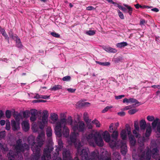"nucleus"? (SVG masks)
<instances>
[{
	"label": "nucleus",
	"instance_id": "f257e3e1",
	"mask_svg": "<svg viewBox=\"0 0 160 160\" xmlns=\"http://www.w3.org/2000/svg\"><path fill=\"white\" fill-rule=\"evenodd\" d=\"M75 147L77 149V153L81 157L82 160H99L98 153L95 151L92 152L91 157L89 158L88 148L82 149V145L80 142L75 144Z\"/></svg>",
	"mask_w": 160,
	"mask_h": 160
},
{
	"label": "nucleus",
	"instance_id": "f03ea898",
	"mask_svg": "<svg viewBox=\"0 0 160 160\" xmlns=\"http://www.w3.org/2000/svg\"><path fill=\"white\" fill-rule=\"evenodd\" d=\"M86 138L89 145L94 147L95 143L99 147H102L104 142L100 133L96 132L94 133H91L86 136Z\"/></svg>",
	"mask_w": 160,
	"mask_h": 160
},
{
	"label": "nucleus",
	"instance_id": "7ed1b4c3",
	"mask_svg": "<svg viewBox=\"0 0 160 160\" xmlns=\"http://www.w3.org/2000/svg\"><path fill=\"white\" fill-rule=\"evenodd\" d=\"M44 135L43 132L40 133L37 138V143L35 142V137L32 135L30 136L28 138V141L29 144L31 145V148L32 146L35 148H41L43 144L44 140L42 138Z\"/></svg>",
	"mask_w": 160,
	"mask_h": 160
},
{
	"label": "nucleus",
	"instance_id": "20e7f679",
	"mask_svg": "<svg viewBox=\"0 0 160 160\" xmlns=\"http://www.w3.org/2000/svg\"><path fill=\"white\" fill-rule=\"evenodd\" d=\"M66 119L63 118L61 119L59 121L57 122L54 130L56 135L58 137H61L62 136V125L65 124Z\"/></svg>",
	"mask_w": 160,
	"mask_h": 160
},
{
	"label": "nucleus",
	"instance_id": "39448f33",
	"mask_svg": "<svg viewBox=\"0 0 160 160\" xmlns=\"http://www.w3.org/2000/svg\"><path fill=\"white\" fill-rule=\"evenodd\" d=\"M53 149V148L48 146L44 148L43 154L41 157V160H50L51 159V152Z\"/></svg>",
	"mask_w": 160,
	"mask_h": 160
},
{
	"label": "nucleus",
	"instance_id": "423d86ee",
	"mask_svg": "<svg viewBox=\"0 0 160 160\" xmlns=\"http://www.w3.org/2000/svg\"><path fill=\"white\" fill-rule=\"evenodd\" d=\"M85 128V124L82 121L74 122V124L72 125V129L74 132L78 130L79 132L83 131Z\"/></svg>",
	"mask_w": 160,
	"mask_h": 160
},
{
	"label": "nucleus",
	"instance_id": "0eeeda50",
	"mask_svg": "<svg viewBox=\"0 0 160 160\" xmlns=\"http://www.w3.org/2000/svg\"><path fill=\"white\" fill-rule=\"evenodd\" d=\"M63 160H79L78 158L76 157L74 159H72L70 151L66 148L63 149Z\"/></svg>",
	"mask_w": 160,
	"mask_h": 160
},
{
	"label": "nucleus",
	"instance_id": "6e6552de",
	"mask_svg": "<svg viewBox=\"0 0 160 160\" xmlns=\"http://www.w3.org/2000/svg\"><path fill=\"white\" fill-rule=\"evenodd\" d=\"M40 148H35L32 146V150L33 152V154L32 156V160H39L40 156Z\"/></svg>",
	"mask_w": 160,
	"mask_h": 160
},
{
	"label": "nucleus",
	"instance_id": "1a4fd4ad",
	"mask_svg": "<svg viewBox=\"0 0 160 160\" xmlns=\"http://www.w3.org/2000/svg\"><path fill=\"white\" fill-rule=\"evenodd\" d=\"M15 149L18 152H24L26 150H29V147L28 144L24 143L20 145L18 144L16 146Z\"/></svg>",
	"mask_w": 160,
	"mask_h": 160
},
{
	"label": "nucleus",
	"instance_id": "9d476101",
	"mask_svg": "<svg viewBox=\"0 0 160 160\" xmlns=\"http://www.w3.org/2000/svg\"><path fill=\"white\" fill-rule=\"evenodd\" d=\"M139 160H150V153L148 150L146 152L144 151L140 153L139 155Z\"/></svg>",
	"mask_w": 160,
	"mask_h": 160
},
{
	"label": "nucleus",
	"instance_id": "9b49d317",
	"mask_svg": "<svg viewBox=\"0 0 160 160\" xmlns=\"http://www.w3.org/2000/svg\"><path fill=\"white\" fill-rule=\"evenodd\" d=\"M123 5L125 7L127 8V9L128 10V12L129 13L130 15H131L133 11L132 8L130 6H129L125 4H123ZM117 7L119 9H120L122 10L123 12H127V9L126 8L123 7L122 6L120 5L119 4L118 5Z\"/></svg>",
	"mask_w": 160,
	"mask_h": 160
},
{
	"label": "nucleus",
	"instance_id": "f8f14e48",
	"mask_svg": "<svg viewBox=\"0 0 160 160\" xmlns=\"http://www.w3.org/2000/svg\"><path fill=\"white\" fill-rule=\"evenodd\" d=\"M113 124V123H112L110 125L109 131L110 132H112L111 135L112 138L116 140L117 139L118 136V131L113 129V128H112Z\"/></svg>",
	"mask_w": 160,
	"mask_h": 160
},
{
	"label": "nucleus",
	"instance_id": "ddd939ff",
	"mask_svg": "<svg viewBox=\"0 0 160 160\" xmlns=\"http://www.w3.org/2000/svg\"><path fill=\"white\" fill-rule=\"evenodd\" d=\"M150 153V155L151 153L152 154V157L153 158L156 159L159 157V150L157 148H153L152 150L150 151L148 150Z\"/></svg>",
	"mask_w": 160,
	"mask_h": 160
},
{
	"label": "nucleus",
	"instance_id": "4468645a",
	"mask_svg": "<svg viewBox=\"0 0 160 160\" xmlns=\"http://www.w3.org/2000/svg\"><path fill=\"white\" fill-rule=\"evenodd\" d=\"M78 134V133L77 132H75L74 131V132H72V133H71V135L70 136V141L73 143H75V144L76 143H78V142H76V137L77 136ZM75 147H76L75 146ZM76 148V147H75Z\"/></svg>",
	"mask_w": 160,
	"mask_h": 160
},
{
	"label": "nucleus",
	"instance_id": "2eb2a0df",
	"mask_svg": "<svg viewBox=\"0 0 160 160\" xmlns=\"http://www.w3.org/2000/svg\"><path fill=\"white\" fill-rule=\"evenodd\" d=\"M102 136L103 139L106 142H109L110 141V135L107 131H106L103 132Z\"/></svg>",
	"mask_w": 160,
	"mask_h": 160
},
{
	"label": "nucleus",
	"instance_id": "dca6fc26",
	"mask_svg": "<svg viewBox=\"0 0 160 160\" xmlns=\"http://www.w3.org/2000/svg\"><path fill=\"white\" fill-rule=\"evenodd\" d=\"M11 126L12 129L15 131L19 128V122H16L14 120H13L11 121Z\"/></svg>",
	"mask_w": 160,
	"mask_h": 160
},
{
	"label": "nucleus",
	"instance_id": "f3484780",
	"mask_svg": "<svg viewBox=\"0 0 160 160\" xmlns=\"http://www.w3.org/2000/svg\"><path fill=\"white\" fill-rule=\"evenodd\" d=\"M48 112L47 110H44L42 112V121L43 123H47L48 122Z\"/></svg>",
	"mask_w": 160,
	"mask_h": 160
},
{
	"label": "nucleus",
	"instance_id": "a211bd4d",
	"mask_svg": "<svg viewBox=\"0 0 160 160\" xmlns=\"http://www.w3.org/2000/svg\"><path fill=\"white\" fill-rule=\"evenodd\" d=\"M127 150L126 144L125 142H121V153L125 155L126 154Z\"/></svg>",
	"mask_w": 160,
	"mask_h": 160
},
{
	"label": "nucleus",
	"instance_id": "6ab92c4d",
	"mask_svg": "<svg viewBox=\"0 0 160 160\" xmlns=\"http://www.w3.org/2000/svg\"><path fill=\"white\" fill-rule=\"evenodd\" d=\"M22 125L25 131L27 132L28 131L29 128V124L28 121H23L22 123Z\"/></svg>",
	"mask_w": 160,
	"mask_h": 160
},
{
	"label": "nucleus",
	"instance_id": "aec40b11",
	"mask_svg": "<svg viewBox=\"0 0 160 160\" xmlns=\"http://www.w3.org/2000/svg\"><path fill=\"white\" fill-rule=\"evenodd\" d=\"M7 155L9 160H15V157H17L16 155L12 151H10Z\"/></svg>",
	"mask_w": 160,
	"mask_h": 160
},
{
	"label": "nucleus",
	"instance_id": "412c9836",
	"mask_svg": "<svg viewBox=\"0 0 160 160\" xmlns=\"http://www.w3.org/2000/svg\"><path fill=\"white\" fill-rule=\"evenodd\" d=\"M62 133L63 136L66 138L68 137L69 135V130L68 128L65 126L63 128Z\"/></svg>",
	"mask_w": 160,
	"mask_h": 160
},
{
	"label": "nucleus",
	"instance_id": "4be33fe9",
	"mask_svg": "<svg viewBox=\"0 0 160 160\" xmlns=\"http://www.w3.org/2000/svg\"><path fill=\"white\" fill-rule=\"evenodd\" d=\"M146 126V123L144 119H142L140 121V127L141 130H144Z\"/></svg>",
	"mask_w": 160,
	"mask_h": 160
},
{
	"label": "nucleus",
	"instance_id": "5701e85b",
	"mask_svg": "<svg viewBox=\"0 0 160 160\" xmlns=\"http://www.w3.org/2000/svg\"><path fill=\"white\" fill-rule=\"evenodd\" d=\"M103 48L106 51L109 52L115 53L117 52L116 49L110 47H104Z\"/></svg>",
	"mask_w": 160,
	"mask_h": 160
},
{
	"label": "nucleus",
	"instance_id": "b1692460",
	"mask_svg": "<svg viewBox=\"0 0 160 160\" xmlns=\"http://www.w3.org/2000/svg\"><path fill=\"white\" fill-rule=\"evenodd\" d=\"M129 140L131 145L132 147L134 146L136 143V140L134 137L132 135H130L129 137Z\"/></svg>",
	"mask_w": 160,
	"mask_h": 160
},
{
	"label": "nucleus",
	"instance_id": "393cba45",
	"mask_svg": "<svg viewBox=\"0 0 160 160\" xmlns=\"http://www.w3.org/2000/svg\"><path fill=\"white\" fill-rule=\"evenodd\" d=\"M58 145L59 147L56 149V152H57L56 154H59V151L61 150V149L63 147V143L62 141L61 140H59L58 142Z\"/></svg>",
	"mask_w": 160,
	"mask_h": 160
},
{
	"label": "nucleus",
	"instance_id": "a878e982",
	"mask_svg": "<svg viewBox=\"0 0 160 160\" xmlns=\"http://www.w3.org/2000/svg\"><path fill=\"white\" fill-rule=\"evenodd\" d=\"M13 116L16 122H19L20 120L22 119V116L20 113L17 114H14Z\"/></svg>",
	"mask_w": 160,
	"mask_h": 160
},
{
	"label": "nucleus",
	"instance_id": "bb28decb",
	"mask_svg": "<svg viewBox=\"0 0 160 160\" xmlns=\"http://www.w3.org/2000/svg\"><path fill=\"white\" fill-rule=\"evenodd\" d=\"M152 128L151 126L148 127L146 130L145 135V137L147 138H148L149 137L150 135L152 132Z\"/></svg>",
	"mask_w": 160,
	"mask_h": 160
},
{
	"label": "nucleus",
	"instance_id": "cd10ccee",
	"mask_svg": "<svg viewBox=\"0 0 160 160\" xmlns=\"http://www.w3.org/2000/svg\"><path fill=\"white\" fill-rule=\"evenodd\" d=\"M127 131L124 129L122 130L120 133L121 138L123 140H126L127 138Z\"/></svg>",
	"mask_w": 160,
	"mask_h": 160
},
{
	"label": "nucleus",
	"instance_id": "c85d7f7f",
	"mask_svg": "<svg viewBox=\"0 0 160 160\" xmlns=\"http://www.w3.org/2000/svg\"><path fill=\"white\" fill-rule=\"evenodd\" d=\"M51 119L54 122H56L58 119V116L55 113H52L50 115Z\"/></svg>",
	"mask_w": 160,
	"mask_h": 160
},
{
	"label": "nucleus",
	"instance_id": "c756f323",
	"mask_svg": "<svg viewBox=\"0 0 160 160\" xmlns=\"http://www.w3.org/2000/svg\"><path fill=\"white\" fill-rule=\"evenodd\" d=\"M16 42V46L19 48H22L23 46L22 44L20 39L19 38H17L15 39Z\"/></svg>",
	"mask_w": 160,
	"mask_h": 160
},
{
	"label": "nucleus",
	"instance_id": "7c9ffc66",
	"mask_svg": "<svg viewBox=\"0 0 160 160\" xmlns=\"http://www.w3.org/2000/svg\"><path fill=\"white\" fill-rule=\"evenodd\" d=\"M117 139L115 140L112 138L111 141L109 142L110 145L112 148L116 147L117 144Z\"/></svg>",
	"mask_w": 160,
	"mask_h": 160
},
{
	"label": "nucleus",
	"instance_id": "2f4dec72",
	"mask_svg": "<svg viewBox=\"0 0 160 160\" xmlns=\"http://www.w3.org/2000/svg\"><path fill=\"white\" fill-rule=\"evenodd\" d=\"M128 45V43L126 42H121L118 43L116 44V46L118 48H122Z\"/></svg>",
	"mask_w": 160,
	"mask_h": 160
},
{
	"label": "nucleus",
	"instance_id": "473e14b6",
	"mask_svg": "<svg viewBox=\"0 0 160 160\" xmlns=\"http://www.w3.org/2000/svg\"><path fill=\"white\" fill-rule=\"evenodd\" d=\"M8 34L10 38L15 40L17 38H18L16 35L14 34L12 31H9L8 32Z\"/></svg>",
	"mask_w": 160,
	"mask_h": 160
},
{
	"label": "nucleus",
	"instance_id": "72a5a7b5",
	"mask_svg": "<svg viewBox=\"0 0 160 160\" xmlns=\"http://www.w3.org/2000/svg\"><path fill=\"white\" fill-rule=\"evenodd\" d=\"M159 121V119L158 118H156L155 119H154L152 123V125L153 128H155L157 126L158 124V122Z\"/></svg>",
	"mask_w": 160,
	"mask_h": 160
},
{
	"label": "nucleus",
	"instance_id": "f704fd0d",
	"mask_svg": "<svg viewBox=\"0 0 160 160\" xmlns=\"http://www.w3.org/2000/svg\"><path fill=\"white\" fill-rule=\"evenodd\" d=\"M62 88V86L60 85H54L52 88H50L51 90L55 91Z\"/></svg>",
	"mask_w": 160,
	"mask_h": 160
},
{
	"label": "nucleus",
	"instance_id": "c9c22d12",
	"mask_svg": "<svg viewBox=\"0 0 160 160\" xmlns=\"http://www.w3.org/2000/svg\"><path fill=\"white\" fill-rule=\"evenodd\" d=\"M96 33V31L91 30L87 31L86 32V34L89 36H92Z\"/></svg>",
	"mask_w": 160,
	"mask_h": 160
},
{
	"label": "nucleus",
	"instance_id": "e433bc0d",
	"mask_svg": "<svg viewBox=\"0 0 160 160\" xmlns=\"http://www.w3.org/2000/svg\"><path fill=\"white\" fill-rule=\"evenodd\" d=\"M83 118L84 120L86 122H89V120L88 118V114L87 112H84L83 114Z\"/></svg>",
	"mask_w": 160,
	"mask_h": 160
},
{
	"label": "nucleus",
	"instance_id": "4c0bfd02",
	"mask_svg": "<svg viewBox=\"0 0 160 160\" xmlns=\"http://www.w3.org/2000/svg\"><path fill=\"white\" fill-rule=\"evenodd\" d=\"M5 115L7 118H10L11 116V112L9 110H6L5 112Z\"/></svg>",
	"mask_w": 160,
	"mask_h": 160
},
{
	"label": "nucleus",
	"instance_id": "58836bf2",
	"mask_svg": "<svg viewBox=\"0 0 160 160\" xmlns=\"http://www.w3.org/2000/svg\"><path fill=\"white\" fill-rule=\"evenodd\" d=\"M67 122L70 124L72 128V125L74 124V122H73L72 117H68V118Z\"/></svg>",
	"mask_w": 160,
	"mask_h": 160
},
{
	"label": "nucleus",
	"instance_id": "ea45409f",
	"mask_svg": "<svg viewBox=\"0 0 160 160\" xmlns=\"http://www.w3.org/2000/svg\"><path fill=\"white\" fill-rule=\"evenodd\" d=\"M1 33L2 34V36L5 37V39L7 40L8 41V42H9V37L6 32L5 30L2 32Z\"/></svg>",
	"mask_w": 160,
	"mask_h": 160
},
{
	"label": "nucleus",
	"instance_id": "a19ab883",
	"mask_svg": "<svg viewBox=\"0 0 160 160\" xmlns=\"http://www.w3.org/2000/svg\"><path fill=\"white\" fill-rule=\"evenodd\" d=\"M134 103L136 104H138L139 102L137 100L133 98L129 99V103Z\"/></svg>",
	"mask_w": 160,
	"mask_h": 160
},
{
	"label": "nucleus",
	"instance_id": "79ce46f5",
	"mask_svg": "<svg viewBox=\"0 0 160 160\" xmlns=\"http://www.w3.org/2000/svg\"><path fill=\"white\" fill-rule=\"evenodd\" d=\"M5 128L8 130H9L11 128L10 122L8 120H6Z\"/></svg>",
	"mask_w": 160,
	"mask_h": 160
},
{
	"label": "nucleus",
	"instance_id": "37998d69",
	"mask_svg": "<svg viewBox=\"0 0 160 160\" xmlns=\"http://www.w3.org/2000/svg\"><path fill=\"white\" fill-rule=\"evenodd\" d=\"M138 110H137L136 109L133 108L129 110L128 112L129 114L132 115L134 114Z\"/></svg>",
	"mask_w": 160,
	"mask_h": 160
},
{
	"label": "nucleus",
	"instance_id": "c03bdc74",
	"mask_svg": "<svg viewBox=\"0 0 160 160\" xmlns=\"http://www.w3.org/2000/svg\"><path fill=\"white\" fill-rule=\"evenodd\" d=\"M118 15L120 18L122 19H124V17L123 14L119 10H117Z\"/></svg>",
	"mask_w": 160,
	"mask_h": 160
},
{
	"label": "nucleus",
	"instance_id": "a18cd8bd",
	"mask_svg": "<svg viewBox=\"0 0 160 160\" xmlns=\"http://www.w3.org/2000/svg\"><path fill=\"white\" fill-rule=\"evenodd\" d=\"M45 123H43L42 121L38 122V125L40 128L41 129H43L44 128L45 124Z\"/></svg>",
	"mask_w": 160,
	"mask_h": 160
},
{
	"label": "nucleus",
	"instance_id": "49530a36",
	"mask_svg": "<svg viewBox=\"0 0 160 160\" xmlns=\"http://www.w3.org/2000/svg\"><path fill=\"white\" fill-rule=\"evenodd\" d=\"M47 136L48 137H50L52 136V131L51 129H48L46 133Z\"/></svg>",
	"mask_w": 160,
	"mask_h": 160
},
{
	"label": "nucleus",
	"instance_id": "de8ad7c7",
	"mask_svg": "<svg viewBox=\"0 0 160 160\" xmlns=\"http://www.w3.org/2000/svg\"><path fill=\"white\" fill-rule=\"evenodd\" d=\"M134 127L135 129L137 131H138L139 129V128L138 126V122L136 121L134 122Z\"/></svg>",
	"mask_w": 160,
	"mask_h": 160
},
{
	"label": "nucleus",
	"instance_id": "09e8293b",
	"mask_svg": "<svg viewBox=\"0 0 160 160\" xmlns=\"http://www.w3.org/2000/svg\"><path fill=\"white\" fill-rule=\"evenodd\" d=\"M29 111L28 110H26L23 112V116L24 118H27L28 117V114L29 113Z\"/></svg>",
	"mask_w": 160,
	"mask_h": 160
},
{
	"label": "nucleus",
	"instance_id": "8fccbe9b",
	"mask_svg": "<svg viewBox=\"0 0 160 160\" xmlns=\"http://www.w3.org/2000/svg\"><path fill=\"white\" fill-rule=\"evenodd\" d=\"M92 123L96 125V126L97 127H100V123L99 122L96 120H95L92 121Z\"/></svg>",
	"mask_w": 160,
	"mask_h": 160
},
{
	"label": "nucleus",
	"instance_id": "3c124183",
	"mask_svg": "<svg viewBox=\"0 0 160 160\" xmlns=\"http://www.w3.org/2000/svg\"><path fill=\"white\" fill-rule=\"evenodd\" d=\"M51 35L52 36L57 38H59L60 37V35L58 33L55 32H52L51 33Z\"/></svg>",
	"mask_w": 160,
	"mask_h": 160
},
{
	"label": "nucleus",
	"instance_id": "603ef678",
	"mask_svg": "<svg viewBox=\"0 0 160 160\" xmlns=\"http://www.w3.org/2000/svg\"><path fill=\"white\" fill-rule=\"evenodd\" d=\"M147 119L149 121H152L154 120V117L152 116H148L147 118Z\"/></svg>",
	"mask_w": 160,
	"mask_h": 160
},
{
	"label": "nucleus",
	"instance_id": "864d4df0",
	"mask_svg": "<svg viewBox=\"0 0 160 160\" xmlns=\"http://www.w3.org/2000/svg\"><path fill=\"white\" fill-rule=\"evenodd\" d=\"M137 130H136V129L133 130V134H134L135 137L136 138H139L141 136V135L140 134H139L137 132Z\"/></svg>",
	"mask_w": 160,
	"mask_h": 160
},
{
	"label": "nucleus",
	"instance_id": "5fc2aeb1",
	"mask_svg": "<svg viewBox=\"0 0 160 160\" xmlns=\"http://www.w3.org/2000/svg\"><path fill=\"white\" fill-rule=\"evenodd\" d=\"M71 79V77L70 76H67L64 77L62 78V80L63 81H68L70 80Z\"/></svg>",
	"mask_w": 160,
	"mask_h": 160
},
{
	"label": "nucleus",
	"instance_id": "6e6d98bb",
	"mask_svg": "<svg viewBox=\"0 0 160 160\" xmlns=\"http://www.w3.org/2000/svg\"><path fill=\"white\" fill-rule=\"evenodd\" d=\"M31 116H36L37 114V111L35 109L31 110Z\"/></svg>",
	"mask_w": 160,
	"mask_h": 160
},
{
	"label": "nucleus",
	"instance_id": "4d7b16f0",
	"mask_svg": "<svg viewBox=\"0 0 160 160\" xmlns=\"http://www.w3.org/2000/svg\"><path fill=\"white\" fill-rule=\"evenodd\" d=\"M98 63L101 65H102L103 66H108L110 64V63L109 62H99Z\"/></svg>",
	"mask_w": 160,
	"mask_h": 160
},
{
	"label": "nucleus",
	"instance_id": "13d9d810",
	"mask_svg": "<svg viewBox=\"0 0 160 160\" xmlns=\"http://www.w3.org/2000/svg\"><path fill=\"white\" fill-rule=\"evenodd\" d=\"M5 131L0 132V138H3L5 136Z\"/></svg>",
	"mask_w": 160,
	"mask_h": 160
},
{
	"label": "nucleus",
	"instance_id": "bf43d9fd",
	"mask_svg": "<svg viewBox=\"0 0 160 160\" xmlns=\"http://www.w3.org/2000/svg\"><path fill=\"white\" fill-rule=\"evenodd\" d=\"M112 108V107L107 106L102 110V113H105Z\"/></svg>",
	"mask_w": 160,
	"mask_h": 160
},
{
	"label": "nucleus",
	"instance_id": "052dcab7",
	"mask_svg": "<svg viewBox=\"0 0 160 160\" xmlns=\"http://www.w3.org/2000/svg\"><path fill=\"white\" fill-rule=\"evenodd\" d=\"M147 22V21L144 19H142L140 20V25H144L145 24H146Z\"/></svg>",
	"mask_w": 160,
	"mask_h": 160
},
{
	"label": "nucleus",
	"instance_id": "680f3d73",
	"mask_svg": "<svg viewBox=\"0 0 160 160\" xmlns=\"http://www.w3.org/2000/svg\"><path fill=\"white\" fill-rule=\"evenodd\" d=\"M90 121H89V122H86L87 124V127L88 129H92V123H90Z\"/></svg>",
	"mask_w": 160,
	"mask_h": 160
},
{
	"label": "nucleus",
	"instance_id": "e2e57ef3",
	"mask_svg": "<svg viewBox=\"0 0 160 160\" xmlns=\"http://www.w3.org/2000/svg\"><path fill=\"white\" fill-rule=\"evenodd\" d=\"M113 155L115 156L116 158H118L120 156V154L118 152H116L113 153Z\"/></svg>",
	"mask_w": 160,
	"mask_h": 160
},
{
	"label": "nucleus",
	"instance_id": "0e129e2a",
	"mask_svg": "<svg viewBox=\"0 0 160 160\" xmlns=\"http://www.w3.org/2000/svg\"><path fill=\"white\" fill-rule=\"evenodd\" d=\"M125 97V95H119L118 96H115V98L116 99H120L122 98H123Z\"/></svg>",
	"mask_w": 160,
	"mask_h": 160
},
{
	"label": "nucleus",
	"instance_id": "69168bd1",
	"mask_svg": "<svg viewBox=\"0 0 160 160\" xmlns=\"http://www.w3.org/2000/svg\"><path fill=\"white\" fill-rule=\"evenodd\" d=\"M37 119L36 116H31L30 118V120L31 121L34 122Z\"/></svg>",
	"mask_w": 160,
	"mask_h": 160
},
{
	"label": "nucleus",
	"instance_id": "338daca9",
	"mask_svg": "<svg viewBox=\"0 0 160 160\" xmlns=\"http://www.w3.org/2000/svg\"><path fill=\"white\" fill-rule=\"evenodd\" d=\"M84 102H79L77 104H78L79 107H84Z\"/></svg>",
	"mask_w": 160,
	"mask_h": 160
},
{
	"label": "nucleus",
	"instance_id": "774afa93",
	"mask_svg": "<svg viewBox=\"0 0 160 160\" xmlns=\"http://www.w3.org/2000/svg\"><path fill=\"white\" fill-rule=\"evenodd\" d=\"M68 91L70 92H74L76 90V89H73L72 88H69L67 89Z\"/></svg>",
	"mask_w": 160,
	"mask_h": 160
}]
</instances>
